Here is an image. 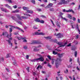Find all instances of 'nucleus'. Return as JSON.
Masks as SVG:
<instances>
[{
  "instance_id": "obj_1",
  "label": "nucleus",
  "mask_w": 80,
  "mask_h": 80,
  "mask_svg": "<svg viewBox=\"0 0 80 80\" xmlns=\"http://www.w3.org/2000/svg\"><path fill=\"white\" fill-rule=\"evenodd\" d=\"M54 42H55L56 43H57V44H58V45H59L60 46L59 47H58V48H59V47H64V46H65L66 45H67V42H66L65 43L63 42H58L57 40V39H55V40H54Z\"/></svg>"
},
{
  "instance_id": "obj_2",
  "label": "nucleus",
  "mask_w": 80,
  "mask_h": 80,
  "mask_svg": "<svg viewBox=\"0 0 80 80\" xmlns=\"http://www.w3.org/2000/svg\"><path fill=\"white\" fill-rule=\"evenodd\" d=\"M61 61H62V59L60 58H58L56 60L55 63L56 68H58L59 67V65H60V64L59 62H61Z\"/></svg>"
},
{
  "instance_id": "obj_3",
  "label": "nucleus",
  "mask_w": 80,
  "mask_h": 80,
  "mask_svg": "<svg viewBox=\"0 0 80 80\" xmlns=\"http://www.w3.org/2000/svg\"><path fill=\"white\" fill-rule=\"evenodd\" d=\"M69 2L68 1H65V0H61L60 2L58 3V5H62L65 3H68Z\"/></svg>"
},
{
  "instance_id": "obj_4",
  "label": "nucleus",
  "mask_w": 80,
  "mask_h": 80,
  "mask_svg": "<svg viewBox=\"0 0 80 80\" xmlns=\"http://www.w3.org/2000/svg\"><path fill=\"white\" fill-rule=\"evenodd\" d=\"M42 47V46L39 45L38 46H33L32 47V48L33 49V50L34 52H37V51H38L39 49H37V48H40Z\"/></svg>"
},
{
  "instance_id": "obj_5",
  "label": "nucleus",
  "mask_w": 80,
  "mask_h": 80,
  "mask_svg": "<svg viewBox=\"0 0 80 80\" xmlns=\"http://www.w3.org/2000/svg\"><path fill=\"white\" fill-rule=\"evenodd\" d=\"M2 35H4V36H7L6 37L7 38H8V37H9V35L8 32H3L2 33Z\"/></svg>"
},
{
  "instance_id": "obj_6",
  "label": "nucleus",
  "mask_w": 80,
  "mask_h": 80,
  "mask_svg": "<svg viewBox=\"0 0 80 80\" xmlns=\"http://www.w3.org/2000/svg\"><path fill=\"white\" fill-rule=\"evenodd\" d=\"M53 5V4L52 3H49L48 5L45 8H50V7H52V6Z\"/></svg>"
},
{
  "instance_id": "obj_7",
  "label": "nucleus",
  "mask_w": 80,
  "mask_h": 80,
  "mask_svg": "<svg viewBox=\"0 0 80 80\" xmlns=\"http://www.w3.org/2000/svg\"><path fill=\"white\" fill-rule=\"evenodd\" d=\"M20 38V39H22V40H23V41L24 42H27V40H26L27 39V38L25 37H24V38L21 37Z\"/></svg>"
},
{
  "instance_id": "obj_8",
  "label": "nucleus",
  "mask_w": 80,
  "mask_h": 80,
  "mask_svg": "<svg viewBox=\"0 0 80 80\" xmlns=\"http://www.w3.org/2000/svg\"><path fill=\"white\" fill-rule=\"evenodd\" d=\"M33 12L32 10H28L26 11V13H33Z\"/></svg>"
},
{
  "instance_id": "obj_9",
  "label": "nucleus",
  "mask_w": 80,
  "mask_h": 80,
  "mask_svg": "<svg viewBox=\"0 0 80 80\" xmlns=\"http://www.w3.org/2000/svg\"><path fill=\"white\" fill-rule=\"evenodd\" d=\"M56 36H57L58 38H62V37H63V36L60 33H58L57 34Z\"/></svg>"
},
{
  "instance_id": "obj_10",
  "label": "nucleus",
  "mask_w": 80,
  "mask_h": 80,
  "mask_svg": "<svg viewBox=\"0 0 80 80\" xmlns=\"http://www.w3.org/2000/svg\"><path fill=\"white\" fill-rule=\"evenodd\" d=\"M37 60H40L43 62L44 61V59L42 57H40L39 58H37Z\"/></svg>"
},
{
  "instance_id": "obj_11",
  "label": "nucleus",
  "mask_w": 80,
  "mask_h": 80,
  "mask_svg": "<svg viewBox=\"0 0 80 80\" xmlns=\"http://www.w3.org/2000/svg\"><path fill=\"white\" fill-rule=\"evenodd\" d=\"M12 12L13 13H18L19 12V10L17 9L15 11H12Z\"/></svg>"
},
{
  "instance_id": "obj_12",
  "label": "nucleus",
  "mask_w": 80,
  "mask_h": 80,
  "mask_svg": "<svg viewBox=\"0 0 80 80\" xmlns=\"http://www.w3.org/2000/svg\"><path fill=\"white\" fill-rule=\"evenodd\" d=\"M9 27H13V28H16L17 29H18V30H21L20 28L18 27H15L13 26H12L11 25H9Z\"/></svg>"
},
{
  "instance_id": "obj_13",
  "label": "nucleus",
  "mask_w": 80,
  "mask_h": 80,
  "mask_svg": "<svg viewBox=\"0 0 80 80\" xmlns=\"http://www.w3.org/2000/svg\"><path fill=\"white\" fill-rule=\"evenodd\" d=\"M66 12H72L73 13H74V11L72 10V9H69L68 10H66Z\"/></svg>"
},
{
  "instance_id": "obj_14",
  "label": "nucleus",
  "mask_w": 80,
  "mask_h": 80,
  "mask_svg": "<svg viewBox=\"0 0 80 80\" xmlns=\"http://www.w3.org/2000/svg\"><path fill=\"white\" fill-rule=\"evenodd\" d=\"M58 57H59L60 58H61L63 57V53L61 54H58Z\"/></svg>"
},
{
  "instance_id": "obj_15",
  "label": "nucleus",
  "mask_w": 80,
  "mask_h": 80,
  "mask_svg": "<svg viewBox=\"0 0 80 80\" xmlns=\"http://www.w3.org/2000/svg\"><path fill=\"white\" fill-rule=\"evenodd\" d=\"M22 8L24 10H26V11L28 9V8L24 7H23Z\"/></svg>"
},
{
  "instance_id": "obj_16",
  "label": "nucleus",
  "mask_w": 80,
  "mask_h": 80,
  "mask_svg": "<svg viewBox=\"0 0 80 80\" xmlns=\"http://www.w3.org/2000/svg\"><path fill=\"white\" fill-rule=\"evenodd\" d=\"M5 7H8L9 8V9H11L12 10V8H11V7L8 5V4H5Z\"/></svg>"
},
{
  "instance_id": "obj_17",
  "label": "nucleus",
  "mask_w": 80,
  "mask_h": 80,
  "mask_svg": "<svg viewBox=\"0 0 80 80\" xmlns=\"http://www.w3.org/2000/svg\"><path fill=\"white\" fill-rule=\"evenodd\" d=\"M56 24L57 25V26L58 27H59V28H60V23L59 22H57L56 23Z\"/></svg>"
},
{
  "instance_id": "obj_18",
  "label": "nucleus",
  "mask_w": 80,
  "mask_h": 80,
  "mask_svg": "<svg viewBox=\"0 0 80 80\" xmlns=\"http://www.w3.org/2000/svg\"><path fill=\"white\" fill-rule=\"evenodd\" d=\"M72 28H77V24L76 26H75V25H74L73 26V25H72Z\"/></svg>"
},
{
  "instance_id": "obj_19",
  "label": "nucleus",
  "mask_w": 80,
  "mask_h": 80,
  "mask_svg": "<svg viewBox=\"0 0 80 80\" xmlns=\"http://www.w3.org/2000/svg\"><path fill=\"white\" fill-rule=\"evenodd\" d=\"M12 18L13 20H15V22H18V21H17V19H15V17L13 16H12Z\"/></svg>"
},
{
  "instance_id": "obj_20",
  "label": "nucleus",
  "mask_w": 80,
  "mask_h": 80,
  "mask_svg": "<svg viewBox=\"0 0 80 80\" xmlns=\"http://www.w3.org/2000/svg\"><path fill=\"white\" fill-rule=\"evenodd\" d=\"M77 29H78V31L79 32V34H80V29H79V28H78V24H77Z\"/></svg>"
},
{
  "instance_id": "obj_21",
  "label": "nucleus",
  "mask_w": 80,
  "mask_h": 80,
  "mask_svg": "<svg viewBox=\"0 0 80 80\" xmlns=\"http://www.w3.org/2000/svg\"><path fill=\"white\" fill-rule=\"evenodd\" d=\"M13 34L15 35H19V34H18V31H17L16 32H14Z\"/></svg>"
},
{
  "instance_id": "obj_22",
  "label": "nucleus",
  "mask_w": 80,
  "mask_h": 80,
  "mask_svg": "<svg viewBox=\"0 0 80 80\" xmlns=\"http://www.w3.org/2000/svg\"><path fill=\"white\" fill-rule=\"evenodd\" d=\"M7 42L8 43V44L10 45L11 44V41L10 40H6Z\"/></svg>"
},
{
  "instance_id": "obj_23",
  "label": "nucleus",
  "mask_w": 80,
  "mask_h": 80,
  "mask_svg": "<svg viewBox=\"0 0 80 80\" xmlns=\"http://www.w3.org/2000/svg\"><path fill=\"white\" fill-rule=\"evenodd\" d=\"M11 56V54H10V53H9L8 54H7L6 55V58H8V57H10Z\"/></svg>"
},
{
  "instance_id": "obj_24",
  "label": "nucleus",
  "mask_w": 80,
  "mask_h": 80,
  "mask_svg": "<svg viewBox=\"0 0 80 80\" xmlns=\"http://www.w3.org/2000/svg\"><path fill=\"white\" fill-rule=\"evenodd\" d=\"M47 40H48L49 39H51V37H44Z\"/></svg>"
},
{
  "instance_id": "obj_25",
  "label": "nucleus",
  "mask_w": 80,
  "mask_h": 80,
  "mask_svg": "<svg viewBox=\"0 0 80 80\" xmlns=\"http://www.w3.org/2000/svg\"><path fill=\"white\" fill-rule=\"evenodd\" d=\"M21 17L22 18V19H27V16H21Z\"/></svg>"
},
{
  "instance_id": "obj_26",
  "label": "nucleus",
  "mask_w": 80,
  "mask_h": 80,
  "mask_svg": "<svg viewBox=\"0 0 80 80\" xmlns=\"http://www.w3.org/2000/svg\"><path fill=\"white\" fill-rule=\"evenodd\" d=\"M31 60V62H35L36 61H37V59L31 60Z\"/></svg>"
},
{
  "instance_id": "obj_27",
  "label": "nucleus",
  "mask_w": 80,
  "mask_h": 80,
  "mask_svg": "<svg viewBox=\"0 0 80 80\" xmlns=\"http://www.w3.org/2000/svg\"><path fill=\"white\" fill-rule=\"evenodd\" d=\"M35 20L36 22H40V19L38 18L35 19Z\"/></svg>"
},
{
  "instance_id": "obj_28",
  "label": "nucleus",
  "mask_w": 80,
  "mask_h": 80,
  "mask_svg": "<svg viewBox=\"0 0 80 80\" xmlns=\"http://www.w3.org/2000/svg\"><path fill=\"white\" fill-rule=\"evenodd\" d=\"M1 10L2 11H3L4 12H7V11H6V9L4 8H2Z\"/></svg>"
},
{
  "instance_id": "obj_29",
  "label": "nucleus",
  "mask_w": 80,
  "mask_h": 80,
  "mask_svg": "<svg viewBox=\"0 0 80 80\" xmlns=\"http://www.w3.org/2000/svg\"><path fill=\"white\" fill-rule=\"evenodd\" d=\"M45 33L43 32H40L39 34V35H45Z\"/></svg>"
},
{
  "instance_id": "obj_30",
  "label": "nucleus",
  "mask_w": 80,
  "mask_h": 80,
  "mask_svg": "<svg viewBox=\"0 0 80 80\" xmlns=\"http://www.w3.org/2000/svg\"><path fill=\"white\" fill-rule=\"evenodd\" d=\"M55 60L54 59H52V64H54V62H55Z\"/></svg>"
},
{
  "instance_id": "obj_31",
  "label": "nucleus",
  "mask_w": 80,
  "mask_h": 80,
  "mask_svg": "<svg viewBox=\"0 0 80 80\" xmlns=\"http://www.w3.org/2000/svg\"><path fill=\"white\" fill-rule=\"evenodd\" d=\"M39 22L41 23H44V21L43 20H40Z\"/></svg>"
},
{
  "instance_id": "obj_32",
  "label": "nucleus",
  "mask_w": 80,
  "mask_h": 80,
  "mask_svg": "<svg viewBox=\"0 0 80 80\" xmlns=\"http://www.w3.org/2000/svg\"><path fill=\"white\" fill-rule=\"evenodd\" d=\"M30 68L28 67L26 68V70L28 72H30Z\"/></svg>"
},
{
  "instance_id": "obj_33",
  "label": "nucleus",
  "mask_w": 80,
  "mask_h": 80,
  "mask_svg": "<svg viewBox=\"0 0 80 80\" xmlns=\"http://www.w3.org/2000/svg\"><path fill=\"white\" fill-rule=\"evenodd\" d=\"M31 2H32V3L35 4V0H31Z\"/></svg>"
},
{
  "instance_id": "obj_34",
  "label": "nucleus",
  "mask_w": 80,
  "mask_h": 80,
  "mask_svg": "<svg viewBox=\"0 0 80 80\" xmlns=\"http://www.w3.org/2000/svg\"><path fill=\"white\" fill-rule=\"evenodd\" d=\"M68 18H70V19H72V16H71V15H68Z\"/></svg>"
},
{
  "instance_id": "obj_35",
  "label": "nucleus",
  "mask_w": 80,
  "mask_h": 80,
  "mask_svg": "<svg viewBox=\"0 0 80 80\" xmlns=\"http://www.w3.org/2000/svg\"><path fill=\"white\" fill-rule=\"evenodd\" d=\"M77 52H74V55H75V57H77Z\"/></svg>"
},
{
  "instance_id": "obj_36",
  "label": "nucleus",
  "mask_w": 80,
  "mask_h": 80,
  "mask_svg": "<svg viewBox=\"0 0 80 80\" xmlns=\"http://www.w3.org/2000/svg\"><path fill=\"white\" fill-rule=\"evenodd\" d=\"M22 37H18V36H16L15 37V38H17V39H18V40H20V38H21Z\"/></svg>"
},
{
  "instance_id": "obj_37",
  "label": "nucleus",
  "mask_w": 80,
  "mask_h": 80,
  "mask_svg": "<svg viewBox=\"0 0 80 80\" xmlns=\"http://www.w3.org/2000/svg\"><path fill=\"white\" fill-rule=\"evenodd\" d=\"M50 10L51 12H53L54 10V9L53 8H51L50 9Z\"/></svg>"
},
{
  "instance_id": "obj_38",
  "label": "nucleus",
  "mask_w": 80,
  "mask_h": 80,
  "mask_svg": "<svg viewBox=\"0 0 80 80\" xmlns=\"http://www.w3.org/2000/svg\"><path fill=\"white\" fill-rule=\"evenodd\" d=\"M53 53L54 55H57V52H55V51H53Z\"/></svg>"
},
{
  "instance_id": "obj_39",
  "label": "nucleus",
  "mask_w": 80,
  "mask_h": 80,
  "mask_svg": "<svg viewBox=\"0 0 80 80\" xmlns=\"http://www.w3.org/2000/svg\"><path fill=\"white\" fill-rule=\"evenodd\" d=\"M13 65H15V66H17V63H16V62H15V61L13 62Z\"/></svg>"
},
{
  "instance_id": "obj_40",
  "label": "nucleus",
  "mask_w": 80,
  "mask_h": 80,
  "mask_svg": "<svg viewBox=\"0 0 80 80\" xmlns=\"http://www.w3.org/2000/svg\"><path fill=\"white\" fill-rule=\"evenodd\" d=\"M12 7L14 8H17V5H16L15 6H12Z\"/></svg>"
},
{
  "instance_id": "obj_41",
  "label": "nucleus",
  "mask_w": 80,
  "mask_h": 80,
  "mask_svg": "<svg viewBox=\"0 0 80 80\" xmlns=\"http://www.w3.org/2000/svg\"><path fill=\"white\" fill-rule=\"evenodd\" d=\"M17 23H19V24H20V25H22V22L21 21H18V22H17Z\"/></svg>"
},
{
  "instance_id": "obj_42",
  "label": "nucleus",
  "mask_w": 80,
  "mask_h": 80,
  "mask_svg": "<svg viewBox=\"0 0 80 80\" xmlns=\"http://www.w3.org/2000/svg\"><path fill=\"white\" fill-rule=\"evenodd\" d=\"M9 32L10 33H12V28H10Z\"/></svg>"
},
{
  "instance_id": "obj_43",
  "label": "nucleus",
  "mask_w": 80,
  "mask_h": 80,
  "mask_svg": "<svg viewBox=\"0 0 80 80\" xmlns=\"http://www.w3.org/2000/svg\"><path fill=\"white\" fill-rule=\"evenodd\" d=\"M77 62L78 63L79 65H80V61H79V58H78L77 59Z\"/></svg>"
},
{
  "instance_id": "obj_44",
  "label": "nucleus",
  "mask_w": 80,
  "mask_h": 80,
  "mask_svg": "<svg viewBox=\"0 0 80 80\" xmlns=\"http://www.w3.org/2000/svg\"><path fill=\"white\" fill-rule=\"evenodd\" d=\"M74 43H75L76 45L78 44V42H77V41H75L74 42Z\"/></svg>"
},
{
  "instance_id": "obj_45",
  "label": "nucleus",
  "mask_w": 80,
  "mask_h": 80,
  "mask_svg": "<svg viewBox=\"0 0 80 80\" xmlns=\"http://www.w3.org/2000/svg\"><path fill=\"white\" fill-rule=\"evenodd\" d=\"M22 17H19L18 18V19L19 20H21L22 21H23V20H22Z\"/></svg>"
},
{
  "instance_id": "obj_46",
  "label": "nucleus",
  "mask_w": 80,
  "mask_h": 80,
  "mask_svg": "<svg viewBox=\"0 0 80 80\" xmlns=\"http://www.w3.org/2000/svg\"><path fill=\"white\" fill-rule=\"evenodd\" d=\"M64 72V73H68V69H66V71H65Z\"/></svg>"
},
{
  "instance_id": "obj_47",
  "label": "nucleus",
  "mask_w": 80,
  "mask_h": 80,
  "mask_svg": "<svg viewBox=\"0 0 80 80\" xmlns=\"http://www.w3.org/2000/svg\"><path fill=\"white\" fill-rule=\"evenodd\" d=\"M48 67H49V68H52V66H51L50 64H49V63H48Z\"/></svg>"
},
{
  "instance_id": "obj_48",
  "label": "nucleus",
  "mask_w": 80,
  "mask_h": 80,
  "mask_svg": "<svg viewBox=\"0 0 80 80\" xmlns=\"http://www.w3.org/2000/svg\"><path fill=\"white\" fill-rule=\"evenodd\" d=\"M62 19L64 20H65V21H67V20H68V19L63 18H62Z\"/></svg>"
},
{
  "instance_id": "obj_49",
  "label": "nucleus",
  "mask_w": 80,
  "mask_h": 80,
  "mask_svg": "<svg viewBox=\"0 0 80 80\" xmlns=\"http://www.w3.org/2000/svg\"><path fill=\"white\" fill-rule=\"evenodd\" d=\"M14 43L15 45H17V40H14Z\"/></svg>"
},
{
  "instance_id": "obj_50",
  "label": "nucleus",
  "mask_w": 80,
  "mask_h": 80,
  "mask_svg": "<svg viewBox=\"0 0 80 80\" xmlns=\"http://www.w3.org/2000/svg\"><path fill=\"white\" fill-rule=\"evenodd\" d=\"M41 17H42V18H46V17L45 16L43 15H41Z\"/></svg>"
},
{
  "instance_id": "obj_51",
  "label": "nucleus",
  "mask_w": 80,
  "mask_h": 80,
  "mask_svg": "<svg viewBox=\"0 0 80 80\" xmlns=\"http://www.w3.org/2000/svg\"><path fill=\"white\" fill-rule=\"evenodd\" d=\"M48 57L49 60H51L52 59L51 57L50 56H48Z\"/></svg>"
},
{
  "instance_id": "obj_52",
  "label": "nucleus",
  "mask_w": 80,
  "mask_h": 80,
  "mask_svg": "<svg viewBox=\"0 0 80 80\" xmlns=\"http://www.w3.org/2000/svg\"><path fill=\"white\" fill-rule=\"evenodd\" d=\"M33 42L34 43H39L37 41H34Z\"/></svg>"
},
{
  "instance_id": "obj_53",
  "label": "nucleus",
  "mask_w": 80,
  "mask_h": 80,
  "mask_svg": "<svg viewBox=\"0 0 80 80\" xmlns=\"http://www.w3.org/2000/svg\"><path fill=\"white\" fill-rule=\"evenodd\" d=\"M35 35H39V33H38V32H35Z\"/></svg>"
},
{
  "instance_id": "obj_54",
  "label": "nucleus",
  "mask_w": 80,
  "mask_h": 80,
  "mask_svg": "<svg viewBox=\"0 0 80 80\" xmlns=\"http://www.w3.org/2000/svg\"><path fill=\"white\" fill-rule=\"evenodd\" d=\"M26 59H28V58H29V56L28 55H26Z\"/></svg>"
},
{
  "instance_id": "obj_55",
  "label": "nucleus",
  "mask_w": 80,
  "mask_h": 80,
  "mask_svg": "<svg viewBox=\"0 0 80 80\" xmlns=\"http://www.w3.org/2000/svg\"><path fill=\"white\" fill-rule=\"evenodd\" d=\"M16 16L17 17V18H18L19 17H20V15H19V14H16Z\"/></svg>"
},
{
  "instance_id": "obj_56",
  "label": "nucleus",
  "mask_w": 80,
  "mask_h": 80,
  "mask_svg": "<svg viewBox=\"0 0 80 80\" xmlns=\"http://www.w3.org/2000/svg\"><path fill=\"white\" fill-rule=\"evenodd\" d=\"M23 48H24V49H27V46H24L23 47Z\"/></svg>"
},
{
  "instance_id": "obj_57",
  "label": "nucleus",
  "mask_w": 80,
  "mask_h": 80,
  "mask_svg": "<svg viewBox=\"0 0 80 80\" xmlns=\"http://www.w3.org/2000/svg\"><path fill=\"white\" fill-rule=\"evenodd\" d=\"M73 18V21H75V20H76V18H75V17H73L72 18Z\"/></svg>"
},
{
  "instance_id": "obj_58",
  "label": "nucleus",
  "mask_w": 80,
  "mask_h": 80,
  "mask_svg": "<svg viewBox=\"0 0 80 80\" xmlns=\"http://www.w3.org/2000/svg\"><path fill=\"white\" fill-rule=\"evenodd\" d=\"M71 45H72V44L71 43H70L69 44L67 45V47H70L71 46Z\"/></svg>"
},
{
  "instance_id": "obj_59",
  "label": "nucleus",
  "mask_w": 80,
  "mask_h": 80,
  "mask_svg": "<svg viewBox=\"0 0 80 80\" xmlns=\"http://www.w3.org/2000/svg\"><path fill=\"white\" fill-rule=\"evenodd\" d=\"M37 10L38 11V12H41V11H42L41 9H38Z\"/></svg>"
},
{
  "instance_id": "obj_60",
  "label": "nucleus",
  "mask_w": 80,
  "mask_h": 80,
  "mask_svg": "<svg viewBox=\"0 0 80 80\" xmlns=\"http://www.w3.org/2000/svg\"><path fill=\"white\" fill-rule=\"evenodd\" d=\"M40 6H41V7H45V5L44 4H41L40 5Z\"/></svg>"
},
{
  "instance_id": "obj_61",
  "label": "nucleus",
  "mask_w": 80,
  "mask_h": 80,
  "mask_svg": "<svg viewBox=\"0 0 80 80\" xmlns=\"http://www.w3.org/2000/svg\"><path fill=\"white\" fill-rule=\"evenodd\" d=\"M9 37H12V33H11V32H10L9 33Z\"/></svg>"
},
{
  "instance_id": "obj_62",
  "label": "nucleus",
  "mask_w": 80,
  "mask_h": 80,
  "mask_svg": "<svg viewBox=\"0 0 80 80\" xmlns=\"http://www.w3.org/2000/svg\"><path fill=\"white\" fill-rule=\"evenodd\" d=\"M8 1L9 3H12V0H8Z\"/></svg>"
},
{
  "instance_id": "obj_63",
  "label": "nucleus",
  "mask_w": 80,
  "mask_h": 80,
  "mask_svg": "<svg viewBox=\"0 0 80 80\" xmlns=\"http://www.w3.org/2000/svg\"><path fill=\"white\" fill-rule=\"evenodd\" d=\"M68 68H72V65H69L68 66Z\"/></svg>"
},
{
  "instance_id": "obj_64",
  "label": "nucleus",
  "mask_w": 80,
  "mask_h": 80,
  "mask_svg": "<svg viewBox=\"0 0 80 80\" xmlns=\"http://www.w3.org/2000/svg\"><path fill=\"white\" fill-rule=\"evenodd\" d=\"M77 68L78 70H80V68L79 69V68H78V67H77Z\"/></svg>"
}]
</instances>
